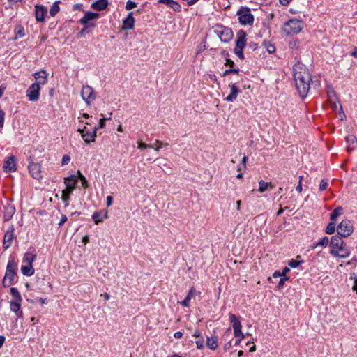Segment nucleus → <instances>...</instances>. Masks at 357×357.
<instances>
[{
  "instance_id": "f257e3e1",
  "label": "nucleus",
  "mask_w": 357,
  "mask_h": 357,
  "mask_svg": "<svg viewBox=\"0 0 357 357\" xmlns=\"http://www.w3.org/2000/svg\"><path fill=\"white\" fill-rule=\"evenodd\" d=\"M293 77L300 97L303 99L305 98L310 89L312 77L309 69L305 65L298 61L293 66Z\"/></svg>"
},
{
  "instance_id": "f03ea898",
  "label": "nucleus",
  "mask_w": 357,
  "mask_h": 357,
  "mask_svg": "<svg viewBox=\"0 0 357 357\" xmlns=\"http://www.w3.org/2000/svg\"><path fill=\"white\" fill-rule=\"evenodd\" d=\"M330 254L335 257L345 259L351 255V250L345 246L342 238L339 236H333L330 241Z\"/></svg>"
},
{
  "instance_id": "7ed1b4c3",
  "label": "nucleus",
  "mask_w": 357,
  "mask_h": 357,
  "mask_svg": "<svg viewBox=\"0 0 357 357\" xmlns=\"http://www.w3.org/2000/svg\"><path fill=\"white\" fill-rule=\"evenodd\" d=\"M100 14L91 11L86 12L84 15L79 20V23L84 25V27L77 33V38H82L90 32V29L96 26L94 20L98 19Z\"/></svg>"
},
{
  "instance_id": "20e7f679",
  "label": "nucleus",
  "mask_w": 357,
  "mask_h": 357,
  "mask_svg": "<svg viewBox=\"0 0 357 357\" xmlns=\"http://www.w3.org/2000/svg\"><path fill=\"white\" fill-rule=\"evenodd\" d=\"M17 264L14 258L10 257L6 266V273L3 279V286L8 287L17 282Z\"/></svg>"
},
{
  "instance_id": "39448f33",
  "label": "nucleus",
  "mask_w": 357,
  "mask_h": 357,
  "mask_svg": "<svg viewBox=\"0 0 357 357\" xmlns=\"http://www.w3.org/2000/svg\"><path fill=\"white\" fill-rule=\"evenodd\" d=\"M77 183V176L75 175H70V176L64 178L66 189L62 191L61 199L65 202V206H68L69 205L70 196L76 188Z\"/></svg>"
},
{
  "instance_id": "423d86ee",
  "label": "nucleus",
  "mask_w": 357,
  "mask_h": 357,
  "mask_svg": "<svg viewBox=\"0 0 357 357\" xmlns=\"http://www.w3.org/2000/svg\"><path fill=\"white\" fill-rule=\"evenodd\" d=\"M303 28V22L298 19H291L287 22L283 27V31L287 35H295L298 33Z\"/></svg>"
},
{
  "instance_id": "0eeeda50",
  "label": "nucleus",
  "mask_w": 357,
  "mask_h": 357,
  "mask_svg": "<svg viewBox=\"0 0 357 357\" xmlns=\"http://www.w3.org/2000/svg\"><path fill=\"white\" fill-rule=\"evenodd\" d=\"M213 31L222 43H227L231 40L234 37L231 29L222 25H215L213 27Z\"/></svg>"
},
{
  "instance_id": "6e6552de",
  "label": "nucleus",
  "mask_w": 357,
  "mask_h": 357,
  "mask_svg": "<svg viewBox=\"0 0 357 357\" xmlns=\"http://www.w3.org/2000/svg\"><path fill=\"white\" fill-rule=\"evenodd\" d=\"M236 15L238 16V22L242 25H252L254 22V16L248 7H241Z\"/></svg>"
},
{
  "instance_id": "1a4fd4ad",
  "label": "nucleus",
  "mask_w": 357,
  "mask_h": 357,
  "mask_svg": "<svg viewBox=\"0 0 357 357\" xmlns=\"http://www.w3.org/2000/svg\"><path fill=\"white\" fill-rule=\"evenodd\" d=\"M337 231L339 236L348 237L354 232V225L351 220L344 219L337 226Z\"/></svg>"
},
{
  "instance_id": "9d476101",
  "label": "nucleus",
  "mask_w": 357,
  "mask_h": 357,
  "mask_svg": "<svg viewBox=\"0 0 357 357\" xmlns=\"http://www.w3.org/2000/svg\"><path fill=\"white\" fill-rule=\"evenodd\" d=\"M81 96L87 105H91L96 98V93L91 86L86 85L82 89Z\"/></svg>"
},
{
  "instance_id": "9b49d317",
  "label": "nucleus",
  "mask_w": 357,
  "mask_h": 357,
  "mask_svg": "<svg viewBox=\"0 0 357 357\" xmlns=\"http://www.w3.org/2000/svg\"><path fill=\"white\" fill-rule=\"evenodd\" d=\"M40 86L39 84L33 83L27 89L26 93L29 100L35 102L40 98Z\"/></svg>"
},
{
  "instance_id": "f8f14e48",
  "label": "nucleus",
  "mask_w": 357,
  "mask_h": 357,
  "mask_svg": "<svg viewBox=\"0 0 357 357\" xmlns=\"http://www.w3.org/2000/svg\"><path fill=\"white\" fill-rule=\"evenodd\" d=\"M31 161L29 163L28 169L30 175L37 180L42 178L41 165L38 162H34L30 158Z\"/></svg>"
},
{
  "instance_id": "ddd939ff",
  "label": "nucleus",
  "mask_w": 357,
  "mask_h": 357,
  "mask_svg": "<svg viewBox=\"0 0 357 357\" xmlns=\"http://www.w3.org/2000/svg\"><path fill=\"white\" fill-rule=\"evenodd\" d=\"M15 228L13 225H10L3 236V247L5 250L8 249L13 243V240L15 237L14 235Z\"/></svg>"
},
{
  "instance_id": "4468645a",
  "label": "nucleus",
  "mask_w": 357,
  "mask_h": 357,
  "mask_svg": "<svg viewBox=\"0 0 357 357\" xmlns=\"http://www.w3.org/2000/svg\"><path fill=\"white\" fill-rule=\"evenodd\" d=\"M201 292L199 291L196 290L194 287H191L185 299L181 302H178V303L185 307H189L190 306V300L192 298H195L196 296H199Z\"/></svg>"
},
{
  "instance_id": "2eb2a0df",
  "label": "nucleus",
  "mask_w": 357,
  "mask_h": 357,
  "mask_svg": "<svg viewBox=\"0 0 357 357\" xmlns=\"http://www.w3.org/2000/svg\"><path fill=\"white\" fill-rule=\"evenodd\" d=\"M247 33L244 30H239L236 33L235 47L238 49L245 48L247 43Z\"/></svg>"
},
{
  "instance_id": "dca6fc26",
  "label": "nucleus",
  "mask_w": 357,
  "mask_h": 357,
  "mask_svg": "<svg viewBox=\"0 0 357 357\" xmlns=\"http://www.w3.org/2000/svg\"><path fill=\"white\" fill-rule=\"evenodd\" d=\"M229 319L232 324L234 335H238V333H241V331H242V325L241 324L240 318L236 317L235 314L230 313L229 315Z\"/></svg>"
},
{
  "instance_id": "f3484780",
  "label": "nucleus",
  "mask_w": 357,
  "mask_h": 357,
  "mask_svg": "<svg viewBox=\"0 0 357 357\" xmlns=\"http://www.w3.org/2000/svg\"><path fill=\"white\" fill-rule=\"evenodd\" d=\"M135 20L133 17V13H130L128 16L123 20L122 29L125 31L131 30L134 28Z\"/></svg>"
},
{
  "instance_id": "a211bd4d",
  "label": "nucleus",
  "mask_w": 357,
  "mask_h": 357,
  "mask_svg": "<svg viewBox=\"0 0 357 357\" xmlns=\"http://www.w3.org/2000/svg\"><path fill=\"white\" fill-rule=\"evenodd\" d=\"M47 14V9L43 5H36L35 6V17L37 22H43L45 16Z\"/></svg>"
},
{
  "instance_id": "6ab92c4d",
  "label": "nucleus",
  "mask_w": 357,
  "mask_h": 357,
  "mask_svg": "<svg viewBox=\"0 0 357 357\" xmlns=\"http://www.w3.org/2000/svg\"><path fill=\"white\" fill-rule=\"evenodd\" d=\"M229 88L231 90L230 93L225 98V100L227 102H233L236 98L238 95L240 93L241 91L236 84L231 83L229 85Z\"/></svg>"
},
{
  "instance_id": "aec40b11",
  "label": "nucleus",
  "mask_w": 357,
  "mask_h": 357,
  "mask_svg": "<svg viewBox=\"0 0 357 357\" xmlns=\"http://www.w3.org/2000/svg\"><path fill=\"white\" fill-rule=\"evenodd\" d=\"M3 168L6 172H13L16 171V163L15 158L14 156H10L7 160L5 161L3 165Z\"/></svg>"
},
{
  "instance_id": "412c9836",
  "label": "nucleus",
  "mask_w": 357,
  "mask_h": 357,
  "mask_svg": "<svg viewBox=\"0 0 357 357\" xmlns=\"http://www.w3.org/2000/svg\"><path fill=\"white\" fill-rule=\"evenodd\" d=\"M15 213V207L12 204H6L4 206L3 220H10Z\"/></svg>"
},
{
  "instance_id": "4be33fe9",
  "label": "nucleus",
  "mask_w": 357,
  "mask_h": 357,
  "mask_svg": "<svg viewBox=\"0 0 357 357\" xmlns=\"http://www.w3.org/2000/svg\"><path fill=\"white\" fill-rule=\"evenodd\" d=\"M33 77L37 81L36 83L40 86L45 85L47 82V73L45 70H40L33 74Z\"/></svg>"
},
{
  "instance_id": "5701e85b",
  "label": "nucleus",
  "mask_w": 357,
  "mask_h": 357,
  "mask_svg": "<svg viewBox=\"0 0 357 357\" xmlns=\"http://www.w3.org/2000/svg\"><path fill=\"white\" fill-rule=\"evenodd\" d=\"M328 100L330 101L331 107L336 110L340 107V110H342V107L340 100L337 98L336 93L334 91L328 93Z\"/></svg>"
},
{
  "instance_id": "b1692460",
  "label": "nucleus",
  "mask_w": 357,
  "mask_h": 357,
  "mask_svg": "<svg viewBox=\"0 0 357 357\" xmlns=\"http://www.w3.org/2000/svg\"><path fill=\"white\" fill-rule=\"evenodd\" d=\"M10 308L13 312L17 318L22 317L23 312L21 310V302H17L15 301H10Z\"/></svg>"
},
{
  "instance_id": "393cba45",
  "label": "nucleus",
  "mask_w": 357,
  "mask_h": 357,
  "mask_svg": "<svg viewBox=\"0 0 357 357\" xmlns=\"http://www.w3.org/2000/svg\"><path fill=\"white\" fill-rule=\"evenodd\" d=\"M97 136V128H93L92 131H87L86 133L82 135V138L86 143L93 142Z\"/></svg>"
},
{
  "instance_id": "a878e982",
  "label": "nucleus",
  "mask_w": 357,
  "mask_h": 357,
  "mask_svg": "<svg viewBox=\"0 0 357 357\" xmlns=\"http://www.w3.org/2000/svg\"><path fill=\"white\" fill-rule=\"evenodd\" d=\"M206 346L211 349L215 350L218 347V337L216 335L207 337L206 340Z\"/></svg>"
},
{
  "instance_id": "bb28decb",
  "label": "nucleus",
  "mask_w": 357,
  "mask_h": 357,
  "mask_svg": "<svg viewBox=\"0 0 357 357\" xmlns=\"http://www.w3.org/2000/svg\"><path fill=\"white\" fill-rule=\"evenodd\" d=\"M108 0H97L91 4V8L98 11H102L107 8Z\"/></svg>"
},
{
  "instance_id": "cd10ccee",
  "label": "nucleus",
  "mask_w": 357,
  "mask_h": 357,
  "mask_svg": "<svg viewBox=\"0 0 357 357\" xmlns=\"http://www.w3.org/2000/svg\"><path fill=\"white\" fill-rule=\"evenodd\" d=\"M159 2L166 4L169 8H172L174 11L180 12L181 10L180 4L174 0H159Z\"/></svg>"
},
{
  "instance_id": "c85d7f7f",
  "label": "nucleus",
  "mask_w": 357,
  "mask_h": 357,
  "mask_svg": "<svg viewBox=\"0 0 357 357\" xmlns=\"http://www.w3.org/2000/svg\"><path fill=\"white\" fill-rule=\"evenodd\" d=\"M15 36L13 40L22 38L25 36V31L24 27L21 24H18L15 27Z\"/></svg>"
},
{
  "instance_id": "c756f323",
  "label": "nucleus",
  "mask_w": 357,
  "mask_h": 357,
  "mask_svg": "<svg viewBox=\"0 0 357 357\" xmlns=\"http://www.w3.org/2000/svg\"><path fill=\"white\" fill-rule=\"evenodd\" d=\"M102 211H96L92 215V219L96 225H98L102 221V219L107 218V211L104 212L103 218H100Z\"/></svg>"
},
{
  "instance_id": "7c9ffc66",
  "label": "nucleus",
  "mask_w": 357,
  "mask_h": 357,
  "mask_svg": "<svg viewBox=\"0 0 357 357\" xmlns=\"http://www.w3.org/2000/svg\"><path fill=\"white\" fill-rule=\"evenodd\" d=\"M22 273L26 276H31L34 274V268L32 265L26 264V266H22L21 267Z\"/></svg>"
},
{
  "instance_id": "2f4dec72",
  "label": "nucleus",
  "mask_w": 357,
  "mask_h": 357,
  "mask_svg": "<svg viewBox=\"0 0 357 357\" xmlns=\"http://www.w3.org/2000/svg\"><path fill=\"white\" fill-rule=\"evenodd\" d=\"M36 258V255L31 253L29 252H27L24 254V258H23V262L26 263V264L32 265L33 262Z\"/></svg>"
},
{
  "instance_id": "473e14b6",
  "label": "nucleus",
  "mask_w": 357,
  "mask_h": 357,
  "mask_svg": "<svg viewBox=\"0 0 357 357\" xmlns=\"http://www.w3.org/2000/svg\"><path fill=\"white\" fill-rule=\"evenodd\" d=\"M10 291V294L13 297V299L12 301H15L17 302H22V298L17 288L11 287Z\"/></svg>"
},
{
  "instance_id": "72a5a7b5",
  "label": "nucleus",
  "mask_w": 357,
  "mask_h": 357,
  "mask_svg": "<svg viewBox=\"0 0 357 357\" xmlns=\"http://www.w3.org/2000/svg\"><path fill=\"white\" fill-rule=\"evenodd\" d=\"M268 187H270L271 189H273L274 186L272 185L271 183L266 182L264 180H261L259 182V191H260L261 192H263L268 190Z\"/></svg>"
},
{
  "instance_id": "f704fd0d",
  "label": "nucleus",
  "mask_w": 357,
  "mask_h": 357,
  "mask_svg": "<svg viewBox=\"0 0 357 357\" xmlns=\"http://www.w3.org/2000/svg\"><path fill=\"white\" fill-rule=\"evenodd\" d=\"M343 212V208L342 206H338L335 208L330 215V218L332 221H335L337 218L340 216Z\"/></svg>"
},
{
  "instance_id": "c9c22d12",
  "label": "nucleus",
  "mask_w": 357,
  "mask_h": 357,
  "mask_svg": "<svg viewBox=\"0 0 357 357\" xmlns=\"http://www.w3.org/2000/svg\"><path fill=\"white\" fill-rule=\"evenodd\" d=\"M61 3L60 1H55L53 3V4L51 6L50 10V15L52 17H54L60 10V7L59 4Z\"/></svg>"
},
{
  "instance_id": "e433bc0d",
  "label": "nucleus",
  "mask_w": 357,
  "mask_h": 357,
  "mask_svg": "<svg viewBox=\"0 0 357 357\" xmlns=\"http://www.w3.org/2000/svg\"><path fill=\"white\" fill-rule=\"evenodd\" d=\"M301 255H298L296 257V259H291L289 263H288V265L289 266V267L292 268H297L299 265L302 264L303 263H304V261L303 260H298V259H301Z\"/></svg>"
},
{
  "instance_id": "4c0bfd02",
  "label": "nucleus",
  "mask_w": 357,
  "mask_h": 357,
  "mask_svg": "<svg viewBox=\"0 0 357 357\" xmlns=\"http://www.w3.org/2000/svg\"><path fill=\"white\" fill-rule=\"evenodd\" d=\"M262 45L266 51L270 54L273 53L275 51V45L269 41L264 40Z\"/></svg>"
},
{
  "instance_id": "58836bf2",
  "label": "nucleus",
  "mask_w": 357,
  "mask_h": 357,
  "mask_svg": "<svg viewBox=\"0 0 357 357\" xmlns=\"http://www.w3.org/2000/svg\"><path fill=\"white\" fill-rule=\"evenodd\" d=\"M335 229H337V227L335 226V223L333 222H329L326 228V233L328 234H333L335 233Z\"/></svg>"
},
{
  "instance_id": "ea45409f",
  "label": "nucleus",
  "mask_w": 357,
  "mask_h": 357,
  "mask_svg": "<svg viewBox=\"0 0 357 357\" xmlns=\"http://www.w3.org/2000/svg\"><path fill=\"white\" fill-rule=\"evenodd\" d=\"M329 243V238L327 236H324L321 238L314 245V248L321 246V247H326Z\"/></svg>"
},
{
  "instance_id": "a19ab883",
  "label": "nucleus",
  "mask_w": 357,
  "mask_h": 357,
  "mask_svg": "<svg viewBox=\"0 0 357 357\" xmlns=\"http://www.w3.org/2000/svg\"><path fill=\"white\" fill-rule=\"evenodd\" d=\"M112 113L111 112L109 114V117L108 118H102L99 121V123L98 126H95L93 128H97V130L100 128H103L105 126V121L106 120H110L112 119Z\"/></svg>"
},
{
  "instance_id": "79ce46f5",
  "label": "nucleus",
  "mask_w": 357,
  "mask_h": 357,
  "mask_svg": "<svg viewBox=\"0 0 357 357\" xmlns=\"http://www.w3.org/2000/svg\"><path fill=\"white\" fill-rule=\"evenodd\" d=\"M77 174H78L79 178H80V180L82 181V186L84 189L88 188L89 184H88V181H87L86 178H85V176L83 174H82L80 171H77Z\"/></svg>"
},
{
  "instance_id": "37998d69",
  "label": "nucleus",
  "mask_w": 357,
  "mask_h": 357,
  "mask_svg": "<svg viewBox=\"0 0 357 357\" xmlns=\"http://www.w3.org/2000/svg\"><path fill=\"white\" fill-rule=\"evenodd\" d=\"M204 342H205V340H204V338L203 336H201L200 337L197 338V340L195 341L197 348L199 350L204 349Z\"/></svg>"
},
{
  "instance_id": "c03bdc74",
  "label": "nucleus",
  "mask_w": 357,
  "mask_h": 357,
  "mask_svg": "<svg viewBox=\"0 0 357 357\" xmlns=\"http://www.w3.org/2000/svg\"><path fill=\"white\" fill-rule=\"evenodd\" d=\"M239 73V68H230L229 69L225 70L221 75L222 77H226L227 75L231 74V73H235L238 74Z\"/></svg>"
},
{
  "instance_id": "a18cd8bd",
  "label": "nucleus",
  "mask_w": 357,
  "mask_h": 357,
  "mask_svg": "<svg viewBox=\"0 0 357 357\" xmlns=\"http://www.w3.org/2000/svg\"><path fill=\"white\" fill-rule=\"evenodd\" d=\"M243 49L244 48H237V47H235L234 50V52L235 53V54L241 60H243L244 59V54H243Z\"/></svg>"
},
{
  "instance_id": "49530a36",
  "label": "nucleus",
  "mask_w": 357,
  "mask_h": 357,
  "mask_svg": "<svg viewBox=\"0 0 357 357\" xmlns=\"http://www.w3.org/2000/svg\"><path fill=\"white\" fill-rule=\"evenodd\" d=\"M137 148L139 149H141V150H143V149H145L146 148H153V145L151 144H146V143H144L142 142H138L137 143Z\"/></svg>"
},
{
  "instance_id": "de8ad7c7",
  "label": "nucleus",
  "mask_w": 357,
  "mask_h": 357,
  "mask_svg": "<svg viewBox=\"0 0 357 357\" xmlns=\"http://www.w3.org/2000/svg\"><path fill=\"white\" fill-rule=\"evenodd\" d=\"M346 141L348 144H349V146H350L351 144H354L355 143H356L357 139L355 135H351L346 137Z\"/></svg>"
},
{
  "instance_id": "09e8293b",
  "label": "nucleus",
  "mask_w": 357,
  "mask_h": 357,
  "mask_svg": "<svg viewBox=\"0 0 357 357\" xmlns=\"http://www.w3.org/2000/svg\"><path fill=\"white\" fill-rule=\"evenodd\" d=\"M153 148L156 151H159L160 149L163 146L164 142L160 140H155V142L154 143Z\"/></svg>"
},
{
  "instance_id": "8fccbe9b",
  "label": "nucleus",
  "mask_w": 357,
  "mask_h": 357,
  "mask_svg": "<svg viewBox=\"0 0 357 357\" xmlns=\"http://www.w3.org/2000/svg\"><path fill=\"white\" fill-rule=\"evenodd\" d=\"M328 185V180L327 179H322L321 181L320 185H319V190L324 191L327 189Z\"/></svg>"
},
{
  "instance_id": "3c124183",
  "label": "nucleus",
  "mask_w": 357,
  "mask_h": 357,
  "mask_svg": "<svg viewBox=\"0 0 357 357\" xmlns=\"http://www.w3.org/2000/svg\"><path fill=\"white\" fill-rule=\"evenodd\" d=\"M137 6V3L131 0L126 2V9L128 10H132Z\"/></svg>"
},
{
  "instance_id": "603ef678",
  "label": "nucleus",
  "mask_w": 357,
  "mask_h": 357,
  "mask_svg": "<svg viewBox=\"0 0 357 357\" xmlns=\"http://www.w3.org/2000/svg\"><path fill=\"white\" fill-rule=\"evenodd\" d=\"M289 280V277L288 276L281 277L278 285V289H282L284 284V282Z\"/></svg>"
},
{
  "instance_id": "864d4df0",
  "label": "nucleus",
  "mask_w": 357,
  "mask_h": 357,
  "mask_svg": "<svg viewBox=\"0 0 357 357\" xmlns=\"http://www.w3.org/2000/svg\"><path fill=\"white\" fill-rule=\"evenodd\" d=\"M70 160V155H68V154H66L62 158L61 165H68L69 163Z\"/></svg>"
},
{
  "instance_id": "5fc2aeb1",
  "label": "nucleus",
  "mask_w": 357,
  "mask_h": 357,
  "mask_svg": "<svg viewBox=\"0 0 357 357\" xmlns=\"http://www.w3.org/2000/svg\"><path fill=\"white\" fill-rule=\"evenodd\" d=\"M5 118V112L0 109V127H3Z\"/></svg>"
},
{
  "instance_id": "6e6d98bb",
  "label": "nucleus",
  "mask_w": 357,
  "mask_h": 357,
  "mask_svg": "<svg viewBox=\"0 0 357 357\" xmlns=\"http://www.w3.org/2000/svg\"><path fill=\"white\" fill-rule=\"evenodd\" d=\"M68 220V218L66 215H62L61 220L59 222V227H62L63 224Z\"/></svg>"
},
{
  "instance_id": "4d7b16f0",
  "label": "nucleus",
  "mask_w": 357,
  "mask_h": 357,
  "mask_svg": "<svg viewBox=\"0 0 357 357\" xmlns=\"http://www.w3.org/2000/svg\"><path fill=\"white\" fill-rule=\"evenodd\" d=\"M231 341H232V340H229L227 342H226L225 344V345H224V350H225V351H228L229 349H231V347L232 346Z\"/></svg>"
},
{
  "instance_id": "13d9d810",
  "label": "nucleus",
  "mask_w": 357,
  "mask_h": 357,
  "mask_svg": "<svg viewBox=\"0 0 357 357\" xmlns=\"http://www.w3.org/2000/svg\"><path fill=\"white\" fill-rule=\"evenodd\" d=\"M225 66H229L231 68H233L234 66V62L231 59L226 58V61H225Z\"/></svg>"
},
{
  "instance_id": "bf43d9fd",
  "label": "nucleus",
  "mask_w": 357,
  "mask_h": 357,
  "mask_svg": "<svg viewBox=\"0 0 357 357\" xmlns=\"http://www.w3.org/2000/svg\"><path fill=\"white\" fill-rule=\"evenodd\" d=\"M246 169V165H241V164H239L237 167V171L239 172H242L243 173L245 172Z\"/></svg>"
},
{
  "instance_id": "052dcab7",
  "label": "nucleus",
  "mask_w": 357,
  "mask_h": 357,
  "mask_svg": "<svg viewBox=\"0 0 357 357\" xmlns=\"http://www.w3.org/2000/svg\"><path fill=\"white\" fill-rule=\"evenodd\" d=\"M301 181H302V176H300L299 177V183H298V185L296 187V190L298 192H301L302 191V184H301Z\"/></svg>"
},
{
  "instance_id": "680f3d73",
  "label": "nucleus",
  "mask_w": 357,
  "mask_h": 357,
  "mask_svg": "<svg viewBox=\"0 0 357 357\" xmlns=\"http://www.w3.org/2000/svg\"><path fill=\"white\" fill-rule=\"evenodd\" d=\"M290 268L287 266L284 267L281 272L282 277L287 276V273H289Z\"/></svg>"
},
{
  "instance_id": "e2e57ef3",
  "label": "nucleus",
  "mask_w": 357,
  "mask_h": 357,
  "mask_svg": "<svg viewBox=\"0 0 357 357\" xmlns=\"http://www.w3.org/2000/svg\"><path fill=\"white\" fill-rule=\"evenodd\" d=\"M113 197L110 195L107 197V206L109 207L112 204Z\"/></svg>"
},
{
  "instance_id": "0e129e2a",
  "label": "nucleus",
  "mask_w": 357,
  "mask_h": 357,
  "mask_svg": "<svg viewBox=\"0 0 357 357\" xmlns=\"http://www.w3.org/2000/svg\"><path fill=\"white\" fill-rule=\"evenodd\" d=\"M183 333L181 331H177V332L174 333V337L177 339L181 338L183 337Z\"/></svg>"
},
{
  "instance_id": "69168bd1",
  "label": "nucleus",
  "mask_w": 357,
  "mask_h": 357,
  "mask_svg": "<svg viewBox=\"0 0 357 357\" xmlns=\"http://www.w3.org/2000/svg\"><path fill=\"white\" fill-rule=\"evenodd\" d=\"M202 336L201 333L198 330H195L192 334V337L199 338Z\"/></svg>"
},
{
  "instance_id": "338daca9",
  "label": "nucleus",
  "mask_w": 357,
  "mask_h": 357,
  "mask_svg": "<svg viewBox=\"0 0 357 357\" xmlns=\"http://www.w3.org/2000/svg\"><path fill=\"white\" fill-rule=\"evenodd\" d=\"M350 55L354 58H357V47L354 48V51L350 53Z\"/></svg>"
},
{
  "instance_id": "774afa93",
  "label": "nucleus",
  "mask_w": 357,
  "mask_h": 357,
  "mask_svg": "<svg viewBox=\"0 0 357 357\" xmlns=\"http://www.w3.org/2000/svg\"><path fill=\"white\" fill-rule=\"evenodd\" d=\"M352 289L357 294V278L354 280Z\"/></svg>"
}]
</instances>
